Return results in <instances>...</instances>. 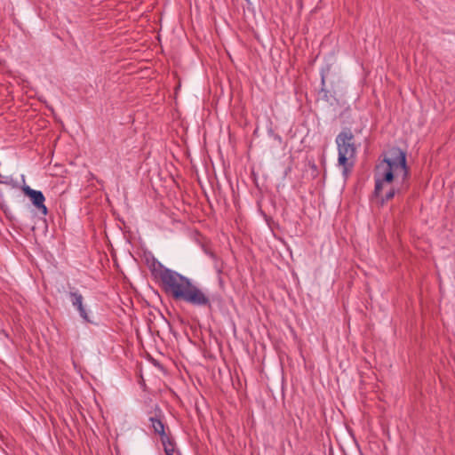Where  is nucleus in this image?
Segmentation results:
<instances>
[{"label":"nucleus","mask_w":455,"mask_h":455,"mask_svg":"<svg viewBox=\"0 0 455 455\" xmlns=\"http://www.w3.org/2000/svg\"><path fill=\"white\" fill-rule=\"evenodd\" d=\"M69 298L72 302V305L78 310L80 316L85 322H91L88 316V314L83 305L84 297L78 291H70Z\"/></svg>","instance_id":"nucleus-6"},{"label":"nucleus","mask_w":455,"mask_h":455,"mask_svg":"<svg viewBox=\"0 0 455 455\" xmlns=\"http://www.w3.org/2000/svg\"><path fill=\"white\" fill-rule=\"evenodd\" d=\"M152 275L161 282L164 291L175 300H183L196 307L212 308L210 296L188 277L154 262L150 267Z\"/></svg>","instance_id":"nucleus-2"},{"label":"nucleus","mask_w":455,"mask_h":455,"mask_svg":"<svg viewBox=\"0 0 455 455\" xmlns=\"http://www.w3.org/2000/svg\"><path fill=\"white\" fill-rule=\"evenodd\" d=\"M148 420L155 434L160 436V440L166 455H173L174 443L168 429L164 424V415L159 406L156 405L148 412Z\"/></svg>","instance_id":"nucleus-4"},{"label":"nucleus","mask_w":455,"mask_h":455,"mask_svg":"<svg viewBox=\"0 0 455 455\" xmlns=\"http://www.w3.org/2000/svg\"><path fill=\"white\" fill-rule=\"evenodd\" d=\"M338 148V164L342 167V172L347 177L354 166L356 148L354 142V134L349 129H345L336 137Z\"/></svg>","instance_id":"nucleus-3"},{"label":"nucleus","mask_w":455,"mask_h":455,"mask_svg":"<svg viewBox=\"0 0 455 455\" xmlns=\"http://www.w3.org/2000/svg\"><path fill=\"white\" fill-rule=\"evenodd\" d=\"M21 190L24 193V195L30 199L32 204L36 209L38 213L42 214L43 216H46L48 213V210L44 204L45 197L44 194L39 190L32 189L28 185H23L21 187Z\"/></svg>","instance_id":"nucleus-5"},{"label":"nucleus","mask_w":455,"mask_h":455,"mask_svg":"<svg viewBox=\"0 0 455 455\" xmlns=\"http://www.w3.org/2000/svg\"><path fill=\"white\" fill-rule=\"evenodd\" d=\"M409 176L406 153L399 148H390L383 161L376 166L375 196L384 204L395 195L404 193L409 188Z\"/></svg>","instance_id":"nucleus-1"}]
</instances>
